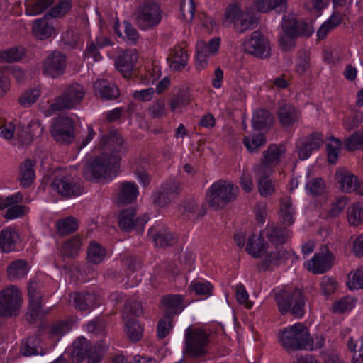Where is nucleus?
Here are the masks:
<instances>
[{
  "instance_id": "nucleus-6",
  "label": "nucleus",
  "mask_w": 363,
  "mask_h": 363,
  "mask_svg": "<svg viewBox=\"0 0 363 363\" xmlns=\"http://www.w3.org/2000/svg\"><path fill=\"white\" fill-rule=\"evenodd\" d=\"M85 95L86 91L82 85L78 83L69 85L63 94L56 99L55 103L52 104L50 111L45 113V116H50L57 110L76 108L82 103Z\"/></svg>"
},
{
  "instance_id": "nucleus-44",
  "label": "nucleus",
  "mask_w": 363,
  "mask_h": 363,
  "mask_svg": "<svg viewBox=\"0 0 363 363\" xmlns=\"http://www.w3.org/2000/svg\"><path fill=\"white\" fill-rule=\"evenodd\" d=\"M25 55L23 48H11L0 52V63H11L18 62Z\"/></svg>"
},
{
  "instance_id": "nucleus-34",
  "label": "nucleus",
  "mask_w": 363,
  "mask_h": 363,
  "mask_svg": "<svg viewBox=\"0 0 363 363\" xmlns=\"http://www.w3.org/2000/svg\"><path fill=\"white\" fill-rule=\"evenodd\" d=\"M265 231L269 240L275 245L286 242L291 236V232L289 230L277 228L274 225H268Z\"/></svg>"
},
{
  "instance_id": "nucleus-28",
  "label": "nucleus",
  "mask_w": 363,
  "mask_h": 363,
  "mask_svg": "<svg viewBox=\"0 0 363 363\" xmlns=\"http://www.w3.org/2000/svg\"><path fill=\"white\" fill-rule=\"evenodd\" d=\"M94 91L96 96L106 99H113L118 96L119 91L114 84H110L108 81L101 79L94 83Z\"/></svg>"
},
{
  "instance_id": "nucleus-40",
  "label": "nucleus",
  "mask_w": 363,
  "mask_h": 363,
  "mask_svg": "<svg viewBox=\"0 0 363 363\" xmlns=\"http://www.w3.org/2000/svg\"><path fill=\"white\" fill-rule=\"evenodd\" d=\"M348 200L345 196L337 197L330 205L325 213H322L323 218H335L340 216L347 204Z\"/></svg>"
},
{
  "instance_id": "nucleus-59",
  "label": "nucleus",
  "mask_w": 363,
  "mask_h": 363,
  "mask_svg": "<svg viewBox=\"0 0 363 363\" xmlns=\"http://www.w3.org/2000/svg\"><path fill=\"white\" fill-rule=\"evenodd\" d=\"M111 42L106 37L98 38L96 39L95 43L87 46V57H93L95 60H98L100 56L98 53V49L106 45H111Z\"/></svg>"
},
{
  "instance_id": "nucleus-49",
  "label": "nucleus",
  "mask_w": 363,
  "mask_h": 363,
  "mask_svg": "<svg viewBox=\"0 0 363 363\" xmlns=\"http://www.w3.org/2000/svg\"><path fill=\"white\" fill-rule=\"evenodd\" d=\"M150 235L152 236L155 244L160 246L170 245L173 241L172 235L164 228H162L158 231H156L154 228H152L150 230Z\"/></svg>"
},
{
  "instance_id": "nucleus-55",
  "label": "nucleus",
  "mask_w": 363,
  "mask_h": 363,
  "mask_svg": "<svg viewBox=\"0 0 363 363\" xmlns=\"http://www.w3.org/2000/svg\"><path fill=\"white\" fill-rule=\"evenodd\" d=\"M265 143L266 139L261 134L245 137L243 139L244 145L250 153L257 152Z\"/></svg>"
},
{
  "instance_id": "nucleus-57",
  "label": "nucleus",
  "mask_w": 363,
  "mask_h": 363,
  "mask_svg": "<svg viewBox=\"0 0 363 363\" xmlns=\"http://www.w3.org/2000/svg\"><path fill=\"white\" fill-rule=\"evenodd\" d=\"M286 257V252L282 247L279 248L276 253L270 251L264 257L261 267L262 269H266L269 266L277 264L285 259Z\"/></svg>"
},
{
  "instance_id": "nucleus-41",
  "label": "nucleus",
  "mask_w": 363,
  "mask_h": 363,
  "mask_svg": "<svg viewBox=\"0 0 363 363\" xmlns=\"http://www.w3.org/2000/svg\"><path fill=\"white\" fill-rule=\"evenodd\" d=\"M213 288L210 282L199 279L193 280L189 286L190 292H193L197 296H203L206 297L211 295Z\"/></svg>"
},
{
  "instance_id": "nucleus-2",
  "label": "nucleus",
  "mask_w": 363,
  "mask_h": 363,
  "mask_svg": "<svg viewBox=\"0 0 363 363\" xmlns=\"http://www.w3.org/2000/svg\"><path fill=\"white\" fill-rule=\"evenodd\" d=\"M43 130L38 120L31 121L26 128L21 125L16 127L13 122H8L0 128V136L13 145H28L35 137L40 135Z\"/></svg>"
},
{
  "instance_id": "nucleus-60",
  "label": "nucleus",
  "mask_w": 363,
  "mask_h": 363,
  "mask_svg": "<svg viewBox=\"0 0 363 363\" xmlns=\"http://www.w3.org/2000/svg\"><path fill=\"white\" fill-rule=\"evenodd\" d=\"M40 89L35 87L24 91L19 98V103L23 107H28L36 102L40 96Z\"/></svg>"
},
{
  "instance_id": "nucleus-15",
  "label": "nucleus",
  "mask_w": 363,
  "mask_h": 363,
  "mask_svg": "<svg viewBox=\"0 0 363 363\" xmlns=\"http://www.w3.org/2000/svg\"><path fill=\"white\" fill-rule=\"evenodd\" d=\"M333 261V254L325 250L315 253L310 260L304 263V266L314 274H323L331 267Z\"/></svg>"
},
{
  "instance_id": "nucleus-14",
  "label": "nucleus",
  "mask_w": 363,
  "mask_h": 363,
  "mask_svg": "<svg viewBox=\"0 0 363 363\" xmlns=\"http://www.w3.org/2000/svg\"><path fill=\"white\" fill-rule=\"evenodd\" d=\"M52 191L65 197L77 196L82 194V190L74 182L71 176L59 175L51 183Z\"/></svg>"
},
{
  "instance_id": "nucleus-18",
  "label": "nucleus",
  "mask_w": 363,
  "mask_h": 363,
  "mask_svg": "<svg viewBox=\"0 0 363 363\" xmlns=\"http://www.w3.org/2000/svg\"><path fill=\"white\" fill-rule=\"evenodd\" d=\"M220 43V40L218 38H212L208 43L203 40H199L196 45V60L197 65L201 67L206 66L208 57L218 52Z\"/></svg>"
},
{
  "instance_id": "nucleus-53",
  "label": "nucleus",
  "mask_w": 363,
  "mask_h": 363,
  "mask_svg": "<svg viewBox=\"0 0 363 363\" xmlns=\"http://www.w3.org/2000/svg\"><path fill=\"white\" fill-rule=\"evenodd\" d=\"M143 330V327L135 320H130L126 323V335L128 339L133 342H138L142 338Z\"/></svg>"
},
{
  "instance_id": "nucleus-33",
  "label": "nucleus",
  "mask_w": 363,
  "mask_h": 363,
  "mask_svg": "<svg viewBox=\"0 0 363 363\" xmlns=\"http://www.w3.org/2000/svg\"><path fill=\"white\" fill-rule=\"evenodd\" d=\"M30 270L28 264L23 259L12 262L7 267L9 279L14 281L24 278Z\"/></svg>"
},
{
  "instance_id": "nucleus-56",
  "label": "nucleus",
  "mask_w": 363,
  "mask_h": 363,
  "mask_svg": "<svg viewBox=\"0 0 363 363\" xmlns=\"http://www.w3.org/2000/svg\"><path fill=\"white\" fill-rule=\"evenodd\" d=\"M189 102L190 101L187 96L182 94H177L170 98L169 106L172 113H180L182 112L184 107L189 104Z\"/></svg>"
},
{
  "instance_id": "nucleus-52",
  "label": "nucleus",
  "mask_w": 363,
  "mask_h": 363,
  "mask_svg": "<svg viewBox=\"0 0 363 363\" xmlns=\"http://www.w3.org/2000/svg\"><path fill=\"white\" fill-rule=\"evenodd\" d=\"M87 256L90 262L98 264L104 259L106 251L99 244L93 242L89 244Z\"/></svg>"
},
{
  "instance_id": "nucleus-7",
  "label": "nucleus",
  "mask_w": 363,
  "mask_h": 363,
  "mask_svg": "<svg viewBox=\"0 0 363 363\" xmlns=\"http://www.w3.org/2000/svg\"><path fill=\"white\" fill-rule=\"evenodd\" d=\"M276 301L281 313L290 311L296 318L303 316L305 301L301 290L295 289L293 291L280 290L277 293Z\"/></svg>"
},
{
  "instance_id": "nucleus-25",
  "label": "nucleus",
  "mask_w": 363,
  "mask_h": 363,
  "mask_svg": "<svg viewBox=\"0 0 363 363\" xmlns=\"http://www.w3.org/2000/svg\"><path fill=\"white\" fill-rule=\"evenodd\" d=\"M279 219L284 225H292L296 220V209L291 200L289 197L280 200V206L278 212Z\"/></svg>"
},
{
  "instance_id": "nucleus-54",
  "label": "nucleus",
  "mask_w": 363,
  "mask_h": 363,
  "mask_svg": "<svg viewBox=\"0 0 363 363\" xmlns=\"http://www.w3.org/2000/svg\"><path fill=\"white\" fill-rule=\"evenodd\" d=\"M257 25L256 19L247 12H244L243 14L235 23L234 28L237 32L244 33L246 30H251Z\"/></svg>"
},
{
  "instance_id": "nucleus-23",
  "label": "nucleus",
  "mask_w": 363,
  "mask_h": 363,
  "mask_svg": "<svg viewBox=\"0 0 363 363\" xmlns=\"http://www.w3.org/2000/svg\"><path fill=\"white\" fill-rule=\"evenodd\" d=\"M255 175L257 177L258 189L261 196L267 197L276 191L274 182L269 178L272 172H267L266 169L262 168L261 170L255 169Z\"/></svg>"
},
{
  "instance_id": "nucleus-61",
  "label": "nucleus",
  "mask_w": 363,
  "mask_h": 363,
  "mask_svg": "<svg viewBox=\"0 0 363 363\" xmlns=\"http://www.w3.org/2000/svg\"><path fill=\"white\" fill-rule=\"evenodd\" d=\"M107 347L108 345L106 342L93 346L86 356L87 363H100Z\"/></svg>"
},
{
  "instance_id": "nucleus-32",
  "label": "nucleus",
  "mask_w": 363,
  "mask_h": 363,
  "mask_svg": "<svg viewBox=\"0 0 363 363\" xmlns=\"http://www.w3.org/2000/svg\"><path fill=\"white\" fill-rule=\"evenodd\" d=\"M91 347L89 342L86 339L83 337H79L73 342L70 355L73 360L77 362L83 361L86 358Z\"/></svg>"
},
{
  "instance_id": "nucleus-24",
  "label": "nucleus",
  "mask_w": 363,
  "mask_h": 363,
  "mask_svg": "<svg viewBox=\"0 0 363 363\" xmlns=\"http://www.w3.org/2000/svg\"><path fill=\"white\" fill-rule=\"evenodd\" d=\"M19 242V235L16 229L9 227L0 233V250L9 253L16 249Z\"/></svg>"
},
{
  "instance_id": "nucleus-58",
  "label": "nucleus",
  "mask_w": 363,
  "mask_h": 363,
  "mask_svg": "<svg viewBox=\"0 0 363 363\" xmlns=\"http://www.w3.org/2000/svg\"><path fill=\"white\" fill-rule=\"evenodd\" d=\"M78 224L75 218L68 217L59 220L56 223V228L59 233L66 235L77 229Z\"/></svg>"
},
{
  "instance_id": "nucleus-39",
  "label": "nucleus",
  "mask_w": 363,
  "mask_h": 363,
  "mask_svg": "<svg viewBox=\"0 0 363 363\" xmlns=\"http://www.w3.org/2000/svg\"><path fill=\"white\" fill-rule=\"evenodd\" d=\"M357 303L355 298L347 296L334 302L331 311L334 313H344L352 310Z\"/></svg>"
},
{
  "instance_id": "nucleus-8",
  "label": "nucleus",
  "mask_w": 363,
  "mask_h": 363,
  "mask_svg": "<svg viewBox=\"0 0 363 363\" xmlns=\"http://www.w3.org/2000/svg\"><path fill=\"white\" fill-rule=\"evenodd\" d=\"M23 301L20 289L11 285L0 291V315L11 318L19 314Z\"/></svg>"
},
{
  "instance_id": "nucleus-43",
  "label": "nucleus",
  "mask_w": 363,
  "mask_h": 363,
  "mask_svg": "<svg viewBox=\"0 0 363 363\" xmlns=\"http://www.w3.org/2000/svg\"><path fill=\"white\" fill-rule=\"evenodd\" d=\"M273 122L271 113L264 109L257 111L252 116V125L256 129H262L270 125Z\"/></svg>"
},
{
  "instance_id": "nucleus-19",
  "label": "nucleus",
  "mask_w": 363,
  "mask_h": 363,
  "mask_svg": "<svg viewBox=\"0 0 363 363\" xmlns=\"http://www.w3.org/2000/svg\"><path fill=\"white\" fill-rule=\"evenodd\" d=\"M30 305L26 315L29 322H33L37 317L43 313L42 309V296L37 290V284L31 281L28 287Z\"/></svg>"
},
{
  "instance_id": "nucleus-12",
  "label": "nucleus",
  "mask_w": 363,
  "mask_h": 363,
  "mask_svg": "<svg viewBox=\"0 0 363 363\" xmlns=\"http://www.w3.org/2000/svg\"><path fill=\"white\" fill-rule=\"evenodd\" d=\"M244 48L246 52L260 58L269 57L272 50L269 40L257 31H254L245 41Z\"/></svg>"
},
{
  "instance_id": "nucleus-50",
  "label": "nucleus",
  "mask_w": 363,
  "mask_h": 363,
  "mask_svg": "<svg viewBox=\"0 0 363 363\" xmlns=\"http://www.w3.org/2000/svg\"><path fill=\"white\" fill-rule=\"evenodd\" d=\"M53 0H38L36 1H30L26 4V13L28 16H36L41 13L48 9Z\"/></svg>"
},
{
  "instance_id": "nucleus-16",
  "label": "nucleus",
  "mask_w": 363,
  "mask_h": 363,
  "mask_svg": "<svg viewBox=\"0 0 363 363\" xmlns=\"http://www.w3.org/2000/svg\"><path fill=\"white\" fill-rule=\"evenodd\" d=\"M322 135L313 133L307 138L299 140L296 146V152L301 160L308 159L313 151L318 150L323 145Z\"/></svg>"
},
{
  "instance_id": "nucleus-62",
  "label": "nucleus",
  "mask_w": 363,
  "mask_h": 363,
  "mask_svg": "<svg viewBox=\"0 0 363 363\" xmlns=\"http://www.w3.org/2000/svg\"><path fill=\"white\" fill-rule=\"evenodd\" d=\"M244 12L238 4H230L225 11L224 22L233 23L235 26Z\"/></svg>"
},
{
  "instance_id": "nucleus-46",
  "label": "nucleus",
  "mask_w": 363,
  "mask_h": 363,
  "mask_svg": "<svg viewBox=\"0 0 363 363\" xmlns=\"http://www.w3.org/2000/svg\"><path fill=\"white\" fill-rule=\"evenodd\" d=\"M342 147L341 141L334 137L328 139L326 144L328 161L330 164H334L337 162Z\"/></svg>"
},
{
  "instance_id": "nucleus-45",
  "label": "nucleus",
  "mask_w": 363,
  "mask_h": 363,
  "mask_svg": "<svg viewBox=\"0 0 363 363\" xmlns=\"http://www.w3.org/2000/svg\"><path fill=\"white\" fill-rule=\"evenodd\" d=\"M82 240L79 236H74L67 240L61 248V254L64 257H74L78 255L81 248Z\"/></svg>"
},
{
  "instance_id": "nucleus-63",
  "label": "nucleus",
  "mask_w": 363,
  "mask_h": 363,
  "mask_svg": "<svg viewBox=\"0 0 363 363\" xmlns=\"http://www.w3.org/2000/svg\"><path fill=\"white\" fill-rule=\"evenodd\" d=\"M325 189V182L323 179L319 177L310 180L306 184V192L313 196L323 194Z\"/></svg>"
},
{
  "instance_id": "nucleus-13",
  "label": "nucleus",
  "mask_w": 363,
  "mask_h": 363,
  "mask_svg": "<svg viewBox=\"0 0 363 363\" xmlns=\"http://www.w3.org/2000/svg\"><path fill=\"white\" fill-rule=\"evenodd\" d=\"M335 181L341 191L356 192L363 195V191L359 189L358 177L349 169L344 167L337 168L335 173Z\"/></svg>"
},
{
  "instance_id": "nucleus-1",
  "label": "nucleus",
  "mask_w": 363,
  "mask_h": 363,
  "mask_svg": "<svg viewBox=\"0 0 363 363\" xmlns=\"http://www.w3.org/2000/svg\"><path fill=\"white\" fill-rule=\"evenodd\" d=\"M104 152L87 163L84 175L88 180L109 181L117 174L121 157L126 151L123 139L115 133L104 136L100 142Z\"/></svg>"
},
{
  "instance_id": "nucleus-26",
  "label": "nucleus",
  "mask_w": 363,
  "mask_h": 363,
  "mask_svg": "<svg viewBox=\"0 0 363 363\" xmlns=\"http://www.w3.org/2000/svg\"><path fill=\"white\" fill-rule=\"evenodd\" d=\"M135 211L132 208L123 211L118 216L120 227L125 230H130L137 225H143L148 220L146 216L141 219L135 218Z\"/></svg>"
},
{
  "instance_id": "nucleus-27",
  "label": "nucleus",
  "mask_w": 363,
  "mask_h": 363,
  "mask_svg": "<svg viewBox=\"0 0 363 363\" xmlns=\"http://www.w3.org/2000/svg\"><path fill=\"white\" fill-rule=\"evenodd\" d=\"M137 185L130 182H125L120 184L118 195V202L121 204H128L133 202L138 196Z\"/></svg>"
},
{
  "instance_id": "nucleus-5",
  "label": "nucleus",
  "mask_w": 363,
  "mask_h": 363,
  "mask_svg": "<svg viewBox=\"0 0 363 363\" xmlns=\"http://www.w3.org/2000/svg\"><path fill=\"white\" fill-rule=\"evenodd\" d=\"M238 192V187L233 183L219 180L213 183L208 190L206 201L211 206L219 209L235 200Z\"/></svg>"
},
{
  "instance_id": "nucleus-4",
  "label": "nucleus",
  "mask_w": 363,
  "mask_h": 363,
  "mask_svg": "<svg viewBox=\"0 0 363 363\" xmlns=\"http://www.w3.org/2000/svg\"><path fill=\"white\" fill-rule=\"evenodd\" d=\"M283 35L279 39V45L283 50H290L295 46V38L298 36H310L311 27L303 22H298L294 15H284L282 20Z\"/></svg>"
},
{
  "instance_id": "nucleus-47",
  "label": "nucleus",
  "mask_w": 363,
  "mask_h": 363,
  "mask_svg": "<svg viewBox=\"0 0 363 363\" xmlns=\"http://www.w3.org/2000/svg\"><path fill=\"white\" fill-rule=\"evenodd\" d=\"M138 60V54L135 50L121 52L116 60L117 68H132Z\"/></svg>"
},
{
  "instance_id": "nucleus-31",
  "label": "nucleus",
  "mask_w": 363,
  "mask_h": 363,
  "mask_svg": "<svg viewBox=\"0 0 363 363\" xmlns=\"http://www.w3.org/2000/svg\"><path fill=\"white\" fill-rule=\"evenodd\" d=\"M266 243L260 234L250 237L246 245L247 252L253 257H260L266 250Z\"/></svg>"
},
{
  "instance_id": "nucleus-36",
  "label": "nucleus",
  "mask_w": 363,
  "mask_h": 363,
  "mask_svg": "<svg viewBox=\"0 0 363 363\" xmlns=\"http://www.w3.org/2000/svg\"><path fill=\"white\" fill-rule=\"evenodd\" d=\"M35 163L30 160H26L20 167L19 181L25 188L29 187L35 179Z\"/></svg>"
},
{
  "instance_id": "nucleus-37",
  "label": "nucleus",
  "mask_w": 363,
  "mask_h": 363,
  "mask_svg": "<svg viewBox=\"0 0 363 363\" xmlns=\"http://www.w3.org/2000/svg\"><path fill=\"white\" fill-rule=\"evenodd\" d=\"M348 224L352 227H358L363 224V204L354 203L348 207L346 211Z\"/></svg>"
},
{
  "instance_id": "nucleus-9",
  "label": "nucleus",
  "mask_w": 363,
  "mask_h": 363,
  "mask_svg": "<svg viewBox=\"0 0 363 363\" xmlns=\"http://www.w3.org/2000/svg\"><path fill=\"white\" fill-rule=\"evenodd\" d=\"M209 333L199 328H188L185 333V352L192 357H200L207 352Z\"/></svg>"
},
{
  "instance_id": "nucleus-51",
  "label": "nucleus",
  "mask_w": 363,
  "mask_h": 363,
  "mask_svg": "<svg viewBox=\"0 0 363 363\" xmlns=\"http://www.w3.org/2000/svg\"><path fill=\"white\" fill-rule=\"evenodd\" d=\"M347 285L350 290L363 289V267L348 274Z\"/></svg>"
},
{
  "instance_id": "nucleus-35",
  "label": "nucleus",
  "mask_w": 363,
  "mask_h": 363,
  "mask_svg": "<svg viewBox=\"0 0 363 363\" xmlns=\"http://www.w3.org/2000/svg\"><path fill=\"white\" fill-rule=\"evenodd\" d=\"M96 298L90 293H79L74 296V306L77 310L89 312L96 306Z\"/></svg>"
},
{
  "instance_id": "nucleus-10",
  "label": "nucleus",
  "mask_w": 363,
  "mask_h": 363,
  "mask_svg": "<svg viewBox=\"0 0 363 363\" xmlns=\"http://www.w3.org/2000/svg\"><path fill=\"white\" fill-rule=\"evenodd\" d=\"M50 131L57 142L69 143L74 139V123L68 116H60L55 118Z\"/></svg>"
},
{
  "instance_id": "nucleus-30",
  "label": "nucleus",
  "mask_w": 363,
  "mask_h": 363,
  "mask_svg": "<svg viewBox=\"0 0 363 363\" xmlns=\"http://www.w3.org/2000/svg\"><path fill=\"white\" fill-rule=\"evenodd\" d=\"M33 35L40 39L45 40L51 37L55 33V29L52 23L45 18H39L34 21L33 29Z\"/></svg>"
},
{
  "instance_id": "nucleus-3",
  "label": "nucleus",
  "mask_w": 363,
  "mask_h": 363,
  "mask_svg": "<svg viewBox=\"0 0 363 363\" xmlns=\"http://www.w3.org/2000/svg\"><path fill=\"white\" fill-rule=\"evenodd\" d=\"M278 342L288 352L308 350L309 330L301 323L289 325L279 332Z\"/></svg>"
},
{
  "instance_id": "nucleus-21",
  "label": "nucleus",
  "mask_w": 363,
  "mask_h": 363,
  "mask_svg": "<svg viewBox=\"0 0 363 363\" xmlns=\"http://www.w3.org/2000/svg\"><path fill=\"white\" fill-rule=\"evenodd\" d=\"M179 191V183L175 180L169 181L162 186L160 191L154 193L152 196L153 201L161 206H164L174 199Z\"/></svg>"
},
{
  "instance_id": "nucleus-48",
  "label": "nucleus",
  "mask_w": 363,
  "mask_h": 363,
  "mask_svg": "<svg viewBox=\"0 0 363 363\" xmlns=\"http://www.w3.org/2000/svg\"><path fill=\"white\" fill-rule=\"evenodd\" d=\"M170 68H181L187 65L188 55L184 49L174 50L167 58Z\"/></svg>"
},
{
  "instance_id": "nucleus-29",
  "label": "nucleus",
  "mask_w": 363,
  "mask_h": 363,
  "mask_svg": "<svg viewBox=\"0 0 363 363\" xmlns=\"http://www.w3.org/2000/svg\"><path fill=\"white\" fill-rule=\"evenodd\" d=\"M116 17L114 16L110 23L113 25V28L116 33L119 36L123 38L128 44L135 45L138 39H139V33L137 30L128 22L124 21L123 23V30L124 35L119 30L118 23L116 21Z\"/></svg>"
},
{
  "instance_id": "nucleus-20",
  "label": "nucleus",
  "mask_w": 363,
  "mask_h": 363,
  "mask_svg": "<svg viewBox=\"0 0 363 363\" xmlns=\"http://www.w3.org/2000/svg\"><path fill=\"white\" fill-rule=\"evenodd\" d=\"M187 305L181 294H168L163 296L161 300L162 309L167 317L181 313Z\"/></svg>"
},
{
  "instance_id": "nucleus-64",
  "label": "nucleus",
  "mask_w": 363,
  "mask_h": 363,
  "mask_svg": "<svg viewBox=\"0 0 363 363\" xmlns=\"http://www.w3.org/2000/svg\"><path fill=\"white\" fill-rule=\"evenodd\" d=\"M346 148L350 151L363 147V130L354 132L345 141Z\"/></svg>"
},
{
  "instance_id": "nucleus-42",
  "label": "nucleus",
  "mask_w": 363,
  "mask_h": 363,
  "mask_svg": "<svg viewBox=\"0 0 363 363\" xmlns=\"http://www.w3.org/2000/svg\"><path fill=\"white\" fill-rule=\"evenodd\" d=\"M67 65L66 56L59 51L50 52L44 60L45 68H64Z\"/></svg>"
},
{
  "instance_id": "nucleus-38",
  "label": "nucleus",
  "mask_w": 363,
  "mask_h": 363,
  "mask_svg": "<svg viewBox=\"0 0 363 363\" xmlns=\"http://www.w3.org/2000/svg\"><path fill=\"white\" fill-rule=\"evenodd\" d=\"M298 118L299 113L290 105L284 106L279 111V121L285 126L293 124Z\"/></svg>"
},
{
  "instance_id": "nucleus-17",
  "label": "nucleus",
  "mask_w": 363,
  "mask_h": 363,
  "mask_svg": "<svg viewBox=\"0 0 363 363\" xmlns=\"http://www.w3.org/2000/svg\"><path fill=\"white\" fill-rule=\"evenodd\" d=\"M286 149L283 145H271L263 152V158L259 164L255 167V169L261 170L266 169L272 172V167L277 165L281 157L285 154Z\"/></svg>"
},
{
  "instance_id": "nucleus-11",
  "label": "nucleus",
  "mask_w": 363,
  "mask_h": 363,
  "mask_svg": "<svg viewBox=\"0 0 363 363\" xmlns=\"http://www.w3.org/2000/svg\"><path fill=\"white\" fill-rule=\"evenodd\" d=\"M162 19V11L155 3H147L138 11L137 22L142 30H147L159 24Z\"/></svg>"
},
{
  "instance_id": "nucleus-22",
  "label": "nucleus",
  "mask_w": 363,
  "mask_h": 363,
  "mask_svg": "<svg viewBox=\"0 0 363 363\" xmlns=\"http://www.w3.org/2000/svg\"><path fill=\"white\" fill-rule=\"evenodd\" d=\"M21 200L22 195L20 193H16L0 201V208H8L5 214L6 218L14 219L25 213V208L21 205H17Z\"/></svg>"
}]
</instances>
